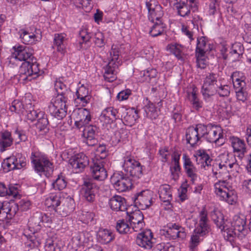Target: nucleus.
<instances>
[{
  "label": "nucleus",
  "mask_w": 251,
  "mask_h": 251,
  "mask_svg": "<svg viewBox=\"0 0 251 251\" xmlns=\"http://www.w3.org/2000/svg\"><path fill=\"white\" fill-rule=\"evenodd\" d=\"M131 94V91L126 89L119 92L117 96V98L120 101L126 100Z\"/></svg>",
  "instance_id": "774afa93"
},
{
  "label": "nucleus",
  "mask_w": 251,
  "mask_h": 251,
  "mask_svg": "<svg viewBox=\"0 0 251 251\" xmlns=\"http://www.w3.org/2000/svg\"><path fill=\"white\" fill-rule=\"evenodd\" d=\"M76 96V98L75 99V103L76 105L79 104L82 106H84L89 100L88 90L83 85H82L77 89Z\"/></svg>",
  "instance_id": "2f4dec72"
},
{
  "label": "nucleus",
  "mask_w": 251,
  "mask_h": 251,
  "mask_svg": "<svg viewBox=\"0 0 251 251\" xmlns=\"http://www.w3.org/2000/svg\"><path fill=\"white\" fill-rule=\"evenodd\" d=\"M220 162L212 165V171L217 178L229 176L228 173L236 176L241 171V168L238 163L235 155L232 153L225 152L219 156Z\"/></svg>",
  "instance_id": "f03ea898"
},
{
  "label": "nucleus",
  "mask_w": 251,
  "mask_h": 251,
  "mask_svg": "<svg viewBox=\"0 0 251 251\" xmlns=\"http://www.w3.org/2000/svg\"><path fill=\"white\" fill-rule=\"evenodd\" d=\"M58 94L53 98L49 105V110L50 114L59 120L62 119L67 114V95Z\"/></svg>",
  "instance_id": "0eeeda50"
},
{
  "label": "nucleus",
  "mask_w": 251,
  "mask_h": 251,
  "mask_svg": "<svg viewBox=\"0 0 251 251\" xmlns=\"http://www.w3.org/2000/svg\"><path fill=\"white\" fill-rule=\"evenodd\" d=\"M214 192L221 201L230 204L236 203L237 195L231 183L228 180H219L214 184Z\"/></svg>",
  "instance_id": "423d86ee"
},
{
  "label": "nucleus",
  "mask_w": 251,
  "mask_h": 251,
  "mask_svg": "<svg viewBox=\"0 0 251 251\" xmlns=\"http://www.w3.org/2000/svg\"><path fill=\"white\" fill-rule=\"evenodd\" d=\"M223 232V234L225 239L230 242L234 241L235 237L238 238V234L236 231L233 228H229L228 225L223 230H221Z\"/></svg>",
  "instance_id": "6e6d98bb"
},
{
  "label": "nucleus",
  "mask_w": 251,
  "mask_h": 251,
  "mask_svg": "<svg viewBox=\"0 0 251 251\" xmlns=\"http://www.w3.org/2000/svg\"><path fill=\"white\" fill-rule=\"evenodd\" d=\"M192 221L195 225L193 234L191 236L190 249L193 251L201 242V237H203L208 233L210 229L207 212L204 207L199 212L198 220L188 219L187 223Z\"/></svg>",
  "instance_id": "7ed1b4c3"
},
{
  "label": "nucleus",
  "mask_w": 251,
  "mask_h": 251,
  "mask_svg": "<svg viewBox=\"0 0 251 251\" xmlns=\"http://www.w3.org/2000/svg\"><path fill=\"white\" fill-rule=\"evenodd\" d=\"M153 23L150 31V35L152 37H156L162 34L166 28L165 24L162 21H156Z\"/></svg>",
  "instance_id": "8fccbe9b"
},
{
  "label": "nucleus",
  "mask_w": 251,
  "mask_h": 251,
  "mask_svg": "<svg viewBox=\"0 0 251 251\" xmlns=\"http://www.w3.org/2000/svg\"><path fill=\"white\" fill-rule=\"evenodd\" d=\"M18 191L17 187L10 185L8 188L5 184L0 183V197L6 196H12L15 198L18 195Z\"/></svg>",
  "instance_id": "49530a36"
},
{
  "label": "nucleus",
  "mask_w": 251,
  "mask_h": 251,
  "mask_svg": "<svg viewBox=\"0 0 251 251\" xmlns=\"http://www.w3.org/2000/svg\"><path fill=\"white\" fill-rule=\"evenodd\" d=\"M48 119L45 116L44 113H43V116H40L38 118V121L36 124V126L39 131H44V132H46L48 131Z\"/></svg>",
  "instance_id": "13d9d810"
},
{
  "label": "nucleus",
  "mask_w": 251,
  "mask_h": 251,
  "mask_svg": "<svg viewBox=\"0 0 251 251\" xmlns=\"http://www.w3.org/2000/svg\"><path fill=\"white\" fill-rule=\"evenodd\" d=\"M107 174L103 162H95V180L103 181L107 177Z\"/></svg>",
  "instance_id": "de8ad7c7"
},
{
  "label": "nucleus",
  "mask_w": 251,
  "mask_h": 251,
  "mask_svg": "<svg viewBox=\"0 0 251 251\" xmlns=\"http://www.w3.org/2000/svg\"><path fill=\"white\" fill-rule=\"evenodd\" d=\"M218 78V75L213 73L206 75L201 90V93L205 100H207L213 96L215 89L220 83Z\"/></svg>",
  "instance_id": "6e6552de"
},
{
  "label": "nucleus",
  "mask_w": 251,
  "mask_h": 251,
  "mask_svg": "<svg viewBox=\"0 0 251 251\" xmlns=\"http://www.w3.org/2000/svg\"><path fill=\"white\" fill-rule=\"evenodd\" d=\"M69 164L75 173H79L88 165V158L82 153H78L71 157L69 159Z\"/></svg>",
  "instance_id": "aec40b11"
},
{
  "label": "nucleus",
  "mask_w": 251,
  "mask_h": 251,
  "mask_svg": "<svg viewBox=\"0 0 251 251\" xmlns=\"http://www.w3.org/2000/svg\"><path fill=\"white\" fill-rule=\"evenodd\" d=\"M230 87L227 84H222L219 83L215 89L213 96L217 94L220 97H227L229 96Z\"/></svg>",
  "instance_id": "5fc2aeb1"
},
{
  "label": "nucleus",
  "mask_w": 251,
  "mask_h": 251,
  "mask_svg": "<svg viewBox=\"0 0 251 251\" xmlns=\"http://www.w3.org/2000/svg\"><path fill=\"white\" fill-rule=\"evenodd\" d=\"M138 118V111L133 108L126 110V115L124 116V120L126 123L127 125L131 126L135 124Z\"/></svg>",
  "instance_id": "09e8293b"
},
{
  "label": "nucleus",
  "mask_w": 251,
  "mask_h": 251,
  "mask_svg": "<svg viewBox=\"0 0 251 251\" xmlns=\"http://www.w3.org/2000/svg\"><path fill=\"white\" fill-rule=\"evenodd\" d=\"M76 3L79 4L77 6L82 7L86 12H89L92 8L91 0H77Z\"/></svg>",
  "instance_id": "69168bd1"
},
{
  "label": "nucleus",
  "mask_w": 251,
  "mask_h": 251,
  "mask_svg": "<svg viewBox=\"0 0 251 251\" xmlns=\"http://www.w3.org/2000/svg\"><path fill=\"white\" fill-rule=\"evenodd\" d=\"M144 103L145 104L144 107L145 112V116L152 120L156 119L158 114L155 105L148 98L144 100Z\"/></svg>",
  "instance_id": "f704fd0d"
},
{
  "label": "nucleus",
  "mask_w": 251,
  "mask_h": 251,
  "mask_svg": "<svg viewBox=\"0 0 251 251\" xmlns=\"http://www.w3.org/2000/svg\"><path fill=\"white\" fill-rule=\"evenodd\" d=\"M30 159L35 171L40 175L49 177L52 175L54 168L53 163L45 154L38 151H33Z\"/></svg>",
  "instance_id": "39448f33"
},
{
  "label": "nucleus",
  "mask_w": 251,
  "mask_h": 251,
  "mask_svg": "<svg viewBox=\"0 0 251 251\" xmlns=\"http://www.w3.org/2000/svg\"><path fill=\"white\" fill-rule=\"evenodd\" d=\"M118 66V62L110 61L106 66L103 68L104 70L103 77L105 81L111 82L117 79V75L119 72Z\"/></svg>",
  "instance_id": "b1692460"
},
{
  "label": "nucleus",
  "mask_w": 251,
  "mask_h": 251,
  "mask_svg": "<svg viewBox=\"0 0 251 251\" xmlns=\"http://www.w3.org/2000/svg\"><path fill=\"white\" fill-rule=\"evenodd\" d=\"M167 50L174 54L178 59H182L185 47L178 44H172L167 46Z\"/></svg>",
  "instance_id": "3c124183"
},
{
  "label": "nucleus",
  "mask_w": 251,
  "mask_h": 251,
  "mask_svg": "<svg viewBox=\"0 0 251 251\" xmlns=\"http://www.w3.org/2000/svg\"><path fill=\"white\" fill-rule=\"evenodd\" d=\"M12 56L20 61H23L19 70V79L21 81H31L35 78L40 72L39 64L33 56V50L29 47L19 46L14 47Z\"/></svg>",
  "instance_id": "f257e3e1"
},
{
  "label": "nucleus",
  "mask_w": 251,
  "mask_h": 251,
  "mask_svg": "<svg viewBox=\"0 0 251 251\" xmlns=\"http://www.w3.org/2000/svg\"><path fill=\"white\" fill-rule=\"evenodd\" d=\"M153 192L150 190H143L136 194L134 198V203L138 208L145 210L152 204Z\"/></svg>",
  "instance_id": "4468645a"
},
{
  "label": "nucleus",
  "mask_w": 251,
  "mask_h": 251,
  "mask_svg": "<svg viewBox=\"0 0 251 251\" xmlns=\"http://www.w3.org/2000/svg\"><path fill=\"white\" fill-rule=\"evenodd\" d=\"M66 185L65 178L61 174L58 176L57 178L52 183L53 189L59 191L64 189Z\"/></svg>",
  "instance_id": "4d7b16f0"
},
{
  "label": "nucleus",
  "mask_w": 251,
  "mask_h": 251,
  "mask_svg": "<svg viewBox=\"0 0 251 251\" xmlns=\"http://www.w3.org/2000/svg\"><path fill=\"white\" fill-rule=\"evenodd\" d=\"M61 203H62L61 206L56 209V212L62 217H66L74 211L75 208L74 201L71 198H63Z\"/></svg>",
  "instance_id": "bb28decb"
},
{
  "label": "nucleus",
  "mask_w": 251,
  "mask_h": 251,
  "mask_svg": "<svg viewBox=\"0 0 251 251\" xmlns=\"http://www.w3.org/2000/svg\"><path fill=\"white\" fill-rule=\"evenodd\" d=\"M196 131H198V133L199 134V136L200 139L202 137H204L205 139L207 135V133L208 132V125H205L204 124H199L195 126H194Z\"/></svg>",
  "instance_id": "680f3d73"
},
{
  "label": "nucleus",
  "mask_w": 251,
  "mask_h": 251,
  "mask_svg": "<svg viewBox=\"0 0 251 251\" xmlns=\"http://www.w3.org/2000/svg\"><path fill=\"white\" fill-rule=\"evenodd\" d=\"M66 35L64 33L55 34L53 39V46L57 51L64 54L66 47Z\"/></svg>",
  "instance_id": "7c9ffc66"
},
{
  "label": "nucleus",
  "mask_w": 251,
  "mask_h": 251,
  "mask_svg": "<svg viewBox=\"0 0 251 251\" xmlns=\"http://www.w3.org/2000/svg\"><path fill=\"white\" fill-rule=\"evenodd\" d=\"M176 7L177 9L178 14L183 17L189 15L191 9L195 10L197 7V6L196 8H192L190 5L189 2H187V1H186V2L180 1L178 3H176Z\"/></svg>",
  "instance_id": "c03bdc74"
},
{
  "label": "nucleus",
  "mask_w": 251,
  "mask_h": 251,
  "mask_svg": "<svg viewBox=\"0 0 251 251\" xmlns=\"http://www.w3.org/2000/svg\"><path fill=\"white\" fill-rule=\"evenodd\" d=\"M208 129L205 139L210 143H214L216 145L220 146L225 142V138L223 134L222 129L221 127L208 124Z\"/></svg>",
  "instance_id": "ddd939ff"
},
{
  "label": "nucleus",
  "mask_w": 251,
  "mask_h": 251,
  "mask_svg": "<svg viewBox=\"0 0 251 251\" xmlns=\"http://www.w3.org/2000/svg\"><path fill=\"white\" fill-rule=\"evenodd\" d=\"M146 7L148 10V18L152 23L161 21L164 15L162 8L156 0H146Z\"/></svg>",
  "instance_id": "2eb2a0df"
},
{
  "label": "nucleus",
  "mask_w": 251,
  "mask_h": 251,
  "mask_svg": "<svg viewBox=\"0 0 251 251\" xmlns=\"http://www.w3.org/2000/svg\"><path fill=\"white\" fill-rule=\"evenodd\" d=\"M82 194L84 198L90 202L93 201L94 198V188L93 183L88 180L84 181L81 189Z\"/></svg>",
  "instance_id": "c9c22d12"
},
{
  "label": "nucleus",
  "mask_w": 251,
  "mask_h": 251,
  "mask_svg": "<svg viewBox=\"0 0 251 251\" xmlns=\"http://www.w3.org/2000/svg\"><path fill=\"white\" fill-rule=\"evenodd\" d=\"M209 48H207V41L205 37H201L197 39V47L196 49V57L197 59V66L201 69H204L207 64V57L206 51Z\"/></svg>",
  "instance_id": "9d476101"
},
{
  "label": "nucleus",
  "mask_w": 251,
  "mask_h": 251,
  "mask_svg": "<svg viewBox=\"0 0 251 251\" xmlns=\"http://www.w3.org/2000/svg\"><path fill=\"white\" fill-rule=\"evenodd\" d=\"M26 118L30 122L35 121L40 116H43L44 112L39 109L35 110L34 106L31 103L26 104Z\"/></svg>",
  "instance_id": "a19ab883"
},
{
  "label": "nucleus",
  "mask_w": 251,
  "mask_h": 251,
  "mask_svg": "<svg viewBox=\"0 0 251 251\" xmlns=\"http://www.w3.org/2000/svg\"><path fill=\"white\" fill-rule=\"evenodd\" d=\"M73 116L77 127L85 126L83 136L86 138V143L89 146H94V126L92 125H87L91 118L89 111L86 109H78L74 112Z\"/></svg>",
  "instance_id": "20e7f679"
},
{
  "label": "nucleus",
  "mask_w": 251,
  "mask_h": 251,
  "mask_svg": "<svg viewBox=\"0 0 251 251\" xmlns=\"http://www.w3.org/2000/svg\"><path fill=\"white\" fill-rule=\"evenodd\" d=\"M210 216L217 227L221 230L225 229L227 225L229 224L227 220H225L223 213L218 209L214 208L211 212Z\"/></svg>",
  "instance_id": "c85d7f7f"
},
{
  "label": "nucleus",
  "mask_w": 251,
  "mask_h": 251,
  "mask_svg": "<svg viewBox=\"0 0 251 251\" xmlns=\"http://www.w3.org/2000/svg\"><path fill=\"white\" fill-rule=\"evenodd\" d=\"M111 182L114 188L119 192L130 190L132 186L131 179L123 173H114L111 177Z\"/></svg>",
  "instance_id": "1a4fd4ad"
},
{
  "label": "nucleus",
  "mask_w": 251,
  "mask_h": 251,
  "mask_svg": "<svg viewBox=\"0 0 251 251\" xmlns=\"http://www.w3.org/2000/svg\"><path fill=\"white\" fill-rule=\"evenodd\" d=\"M69 83L66 80H65L63 77L59 78L57 79L54 82V89L57 92L58 94H62L63 95H67L69 92L68 90V86Z\"/></svg>",
  "instance_id": "37998d69"
},
{
  "label": "nucleus",
  "mask_w": 251,
  "mask_h": 251,
  "mask_svg": "<svg viewBox=\"0 0 251 251\" xmlns=\"http://www.w3.org/2000/svg\"><path fill=\"white\" fill-rule=\"evenodd\" d=\"M118 66V62L110 61L106 66L103 68L104 70L103 77L105 81L111 82L117 79V75L119 72Z\"/></svg>",
  "instance_id": "393cba45"
},
{
  "label": "nucleus",
  "mask_w": 251,
  "mask_h": 251,
  "mask_svg": "<svg viewBox=\"0 0 251 251\" xmlns=\"http://www.w3.org/2000/svg\"><path fill=\"white\" fill-rule=\"evenodd\" d=\"M19 210L18 205L14 201L4 202L3 209V217L7 219H12Z\"/></svg>",
  "instance_id": "e433bc0d"
},
{
  "label": "nucleus",
  "mask_w": 251,
  "mask_h": 251,
  "mask_svg": "<svg viewBox=\"0 0 251 251\" xmlns=\"http://www.w3.org/2000/svg\"><path fill=\"white\" fill-rule=\"evenodd\" d=\"M233 228L238 234V239H245L249 233V230L246 227V219L244 215L234 216L231 223Z\"/></svg>",
  "instance_id": "dca6fc26"
},
{
  "label": "nucleus",
  "mask_w": 251,
  "mask_h": 251,
  "mask_svg": "<svg viewBox=\"0 0 251 251\" xmlns=\"http://www.w3.org/2000/svg\"><path fill=\"white\" fill-rule=\"evenodd\" d=\"M126 218L132 227L133 231H140L145 225L143 214L139 210H135L130 214H128Z\"/></svg>",
  "instance_id": "a211bd4d"
},
{
  "label": "nucleus",
  "mask_w": 251,
  "mask_h": 251,
  "mask_svg": "<svg viewBox=\"0 0 251 251\" xmlns=\"http://www.w3.org/2000/svg\"><path fill=\"white\" fill-rule=\"evenodd\" d=\"M182 159L183 161V168L187 176L191 179L192 183L198 178L196 167L194 166L190 158L186 154H183Z\"/></svg>",
  "instance_id": "5701e85b"
},
{
  "label": "nucleus",
  "mask_w": 251,
  "mask_h": 251,
  "mask_svg": "<svg viewBox=\"0 0 251 251\" xmlns=\"http://www.w3.org/2000/svg\"><path fill=\"white\" fill-rule=\"evenodd\" d=\"M0 134V151L3 152L12 145L13 139L11 132L8 130L1 132Z\"/></svg>",
  "instance_id": "58836bf2"
},
{
  "label": "nucleus",
  "mask_w": 251,
  "mask_h": 251,
  "mask_svg": "<svg viewBox=\"0 0 251 251\" xmlns=\"http://www.w3.org/2000/svg\"><path fill=\"white\" fill-rule=\"evenodd\" d=\"M25 109L23 102L18 100H14L9 107L11 112H15L17 113H23Z\"/></svg>",
  "instance_id": "bf43d9fd"
},
{
  "label": "nucleus",
  "mask_w": 251,
  "mask_h": 251,
  "mask_svg": "<svg viewBox=\"0 0 251 251\" xmlns=\"http://www.w3.org/2000/svg\"><path fill=\"white\" fill-rule=\"evenodd\" d=\"M40 31L33 26L25 29H22L20 30V38L22 42L25 44H32L38 41V38L40 37L38 36Z\"/></svg>",
  "instance_id": "6ab92c4d"
},
{
  "label": "nucleus",
  "mask_w": 251,
  "mask_h": 251,
  "mask_svg": "<svg viewBox=\"0 0 251 251\" xmlns=\"http://www.w3.org/2000/svg\"><path fill=\"white\" fill-rule=\"evenodd\" d=\"M229 140L233 148V152L237 154L240 159H242L247 151L244 140L235 136L230 137Z\"/></svg>",
  "instance_id": "4be33fe9"
},
{
  "label": "nucleus",
  "mask_w": 251,
  "mask_h": 251,
  "mask_svg": "<svg viewBox=\"0 0 251 251\" xmlns=\"http://www.w3.org/2000/svg\"><path fill=\"white\" fill-rule=\"evenodd\" d=\"M166 228L163 230V234L170 240L183 239L186 237L184 228L176 224H168Z\"/></svg>",
  "instance_id": "f3484780"
},
{
  "label": "nucleus",
  "mask_w": 251,
  "mask_h": 251,
  "mask_svg": "<svg viewBox=\"0 0 251 251\" xmlns=\"http://www.w3.org/2000/svg\"><path fill=\"white\" fill-rule=\"evenodd\" d=\"M63 199L60 193L51 194L46 199L45 205L49 208H53L56 211V209L59 207Z\"/></svg>",
  "instance_id": "4c0bfd02"
},
{
  "label": "nucleus",
  "mask_w": 251,
  "mask_h": 251,
  "mask_svg": "<svg viewBox=\"0 0 251 251\" xmlns=\"http://www.w3.org/2000/svg\"><path fill=\"white\" fill-rule=\"evenodd\" d=\"M238 75V73L234 72L231 75V79L235 91H240V90L247 88L245 81L244 80L239 78Z\"/></svg>",
  "instance_id": "603ef678"
},
{
  "label": "nucleus",
  "mask_w": 251,
  "mask_h": 251,
  "mask_svg": "<svg viewBox=\"0 0 251 251\" xmlns=\"http://www.w3.org/2000/svg\"><path fill=\"white\" fill-rule=\"evenodd\" d=\"M198 95V90L194 85L187 92V98L190 101L193 108L197 110H200L202 107V102L199 100Z\"/></svg>",
  "instance_id": "cd10ccee"
},
{
  "label": "nucleus",
  "mask_w": 251,
  "mask_h": 251,
  "mask_svg": "<svg viewBox=\"0 0 251 251\" xmlns=\"http://www.w3.org/2000/svg\"><path fill=\"white\" fill-rule=\"evenodd\" d=\"M185 136L187 143L192 147H194L200 143L201 139L194 126H190L186 129Z\"/></svg>",
  "instance_id": "72a5a7b5"
},
{
  "label": "nucleus",
  "mask_w": 251,
  "mask_h": 251,
  "mask_svg": "<svg viewBox=\"0 0 251 251\" xmlns=\"http://www.w3.org/2000/svg\"><path fill=\"white\" fill-rule=\"evenodd\" d=\"M195 156L196 158V161L198 162V163L202 164L205 170L207 169L206 167L211 166L210 163L212 160L205 150H198L196 152Z\"/></svg>",
  "instance_id": "ea45409f"
},
{
  "label": "nucleus",
  "mask_w": 251,
  "mask_h": 251,
  "mask_svg": "<svg viewBox=\"0 0 251 251\" xmlns=\"http://www.w3.org/2000/svg\"><path fill=\"white\" fill-rule=\"evenodd\" d=\"M122 166L126 173V175L139 178L142 175V168L141 164L131 157H125Z\"/></svg>",
  "instance_id": "f8f14e48"
},
{
  "label": "nucleus",
  "mask_w": 251,
  "mask_h": 251,
  "mask_svg": "<svg viewBox=\"0 0 251 251\" xmlns=\"http://www.w3.org/2000/svg\"><path fill=\"white\" fill-rule=\"evenodd\" d=\"M111 208L115 211H124L126 209L125 199L120 196L115 195L109 201Z\"/></svg>",
  "instance_id": "473e14b6"
},
{
  "label": "nucleus",
  "mask_w": 251,
  "mask_h": 251,
  "mask_svg": "<svg viewBox=\"0 0 251 251\" xmlns=\"http://www.w3.org/2000/svg\"><path fill=\"white\" fill-rule=\"evenodd\" d=\"M62 244L57 240L49 238L47 240L45 245L46 251H61Z\"/></svg>",
  "instance_id": "864d4df0"
},
{
  "label": "nucleus",
  "mask_w": 251,
  "mask_h": 251,
  "mask_svg": "<svg viewBox=\"0 0 251 251\" xmlns=\"http://www.w3.org/2000/svg\"><path fill=\"white\" fill-rule=\"evenodd\" d=\"M116 228L117 231L121 234H127L133 231L126 218V219L118 220Z\"/></svg>",
  "instance_id": "a18cd8bd"
},
{
  "label": "nucleus",
  "mask_w": 251,
  "mask_h": 251,
  "mask_svg": "<svg viewBox=\"0 0 251 251\" xmlns=\"http://www.w3.org/2000/svg\"><path fill=\"white\" fill-rule=\"evenodd\" d=\"M159 198L163 203L170 209L171 207V201L172 200L171 187L169 185L163 184L159 186L158 190Z\"/></svg>",
  "instance_id": "a878e982"
},
{
  "label": "nucleus",
  "mask_w": 251,
  "mask_h": 251,
  "mask_svg": "<svg viewBox=\"0 0 251 251\" xmlns=\"http://www.w3.org/2000/svg\"><path fill=\"white\" fill-rule=\"evenodd\" d=\"M153 234L150 229H146L138 234L136 237V244L147 250L151 249L153 246Z\"/></svg>",
  "instance_id": "412c9836"
},
{
  "label": "nucleus",
  "mask_w": 251,
  "mask_h": 251,
  "mask_svg": "<svg viewBox=\"0 0 251 251\" xmlns=\"http://www.w3.org/2000/svg\"><path fill=\"white\" fill-rule=\"evenodd\" d=\"M109 191L108 186L104 185L103 183H101L99 186L95 182V194H97L98 197H100V200H101V205L104 203H106L107 196Z\"/></svg>",
  "instance_id": "79ce46f5"
},
{
  "label": "nucleus",
  "mask_w": 251,
  "mask_h": 251,
  "mask_svg": "<svg viewBox=\"0 0 251 251\" xmlns=\"http://www.w3.org/2000/svg\"><path fill=\"white\" fill-rule=\"evenodd\" d=\"M104 37L103 34L100 31L95 33V46L101 49L104 47Z\"/></svg>",
  "instance_id": "338daca9"
},
{
  "label": "nucleus",
  "mask_w": 251,
  "mask_h": 251,
  "mask_svg": "<svg viewBox=\"0 0 251 251\" xmlns=\"http://www.w3.org/2000/svg\"><path fill=\"white\" fill-rule=\"evenodd\" d=\"M90 39L89 34L87 33V32L85 30H82L80 31L79 36L78 37L77 41L80 44V48L82 47V44L83 43H86Z\"/></svg>",
  "instance_id": "e2e57ef3"
},
{
  "label": "nucleus",
  "mask_w": 251,
  "mask_h": 251,
  "mask_svg": "<svg viewBox=\"0 0 251 251\" xmlns=\"http://www.w3.org/2000/svg\"><path fill=\"white\" fill-rule=\"evenodd\" d=\"M26 165L25 157L21 153L14 152L9 157L3 160L2 166L5 169L7 167V171L15 169H21Z\"/></svg>",
  "instance_id": "9b49d317"
},
{
  "label": "nucleus",
  "mask_w": 251,
  "mask_h": 251,
  "mask_svg": "<svg viewBox=\"0 0 251 251\" xmlns=\"http://www.w3.org/2000/svg\"><path fill=\"white\" fill-rule=\"evenodd\" d=\"M114 238L113 232L110 230L100 228L97 231V241L101 244H107L113 240Z\"/></svg>",
  "instance_id": "c756f323"
},
{
  "label": "nucleus",
  "mask_w": 251,
  "mask_h": 251,
  "mask_svg": "<svg viewBox=\"0 0 251 251\" xmlns=\"http://www.w3.org/2000/svg\"><path fill=\"white\" fill-rule=\"evenodd\" d=\"M209 4L208 13L210 15H214L219 9V4L217 0H210Z\"/></svg>",
  "instance_id": "0e129e2a"
},
{
  "label": "nucleus",
  "mask_w": 251,
  "mask_h": 251,
  "mask_svg": "<svg viewBox=\"0 0 251 251\" xmlns=\"http://www.w3.org/2000/svg\"><path fill=\"white\" fill-rule=\"evenodd\" d=\"M104 110V112L111 117L113 122H115L118 119H121L122 117V116L119 113V110L113 107H109Z\"/></svg>",
  "instance_id": "052dcab7"
}]
</instances>
